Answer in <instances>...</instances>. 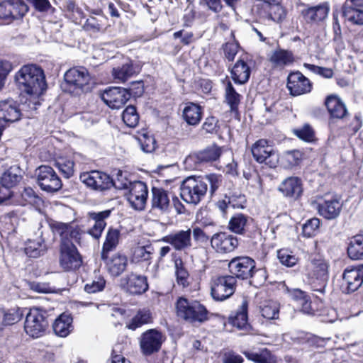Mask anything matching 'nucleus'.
<instances>
[{
    "instance_id": "obj_25",
    "label": "nucleus",
    "mask_w": 363,
    "mask_h": 363,
    "mask_svg": "<svg viewBox=\"0 0 363 363\" xmlns=\"http://www.w3.org/2000/svg\"><path fill=\"white\" fill-rule=\"evenodd\" d=\"M278 190L286 197L297 199L303 191L301 181L296 177H288L279 184Z\"/></svg>"
},
{
    "instance_id": "obj_47",
    "label": "nucleus",
    "mask_w": 363,
    "mask_h": 363,
    "mask_svg": "<svg viewBox=\"0 0 363 363\" xmlns=\"http://www.w3.org/2000/svg\"><path fill=\"white\" fill-rule=\"evenodd\" d=\"M261 315L266 319H277L279 314V306L276 301H266L260 307Z\"/></svg>"
},
{
    "instance_id": "obj_33",
    "label": "nucleus",
    "mask_w": 363,
    "mask_h": 363,
    "mask_svg": "<svg viewBox=\"0 0 363 363\" xmlns=\"http://www.w3.org/2000/svg\"><path fill=\"white\" fill-rule=\"evenodd\" d=\"M289 296L297 303V306L301 308L302 312L306 314L313 313L311 302L306 294L298 289H294L288 291Z\"/></svg>"
},
{
    "instance_id": "obj_45",
    "label": "nucleus",
    "mask_w": 363,
    "mask_h": 363,
    "mask_svg": "<svg viewBox=\"0 0 363 363\" xmlns=\"http://www.w3.org/2000/svg\"><path fill=\"white\" fill-rule=\"evenodd\" d=\"M241 96L235 91L231 82H228L225 87V101L230 111L236 112L240 102Z\"/></svg>"
},
{
    "instance_id": "obj_24",
    "label": "nucleus",
    "mask_w": 363,
    "mask_h": 363,
    "mask_svg": "<svg viewBox=\"0 0 363 363\" xmlns=\"http://www.w3.org/2000/svg\"><path fill=\"white\" fill-rule=\"evenodd\" d=\"M327 110L333 118L343 119L348 115V111L345 103L337 95L328 96L325 101Z\"/></svg>"
},
{
    "instance_id": "obj_43",
    "label": "nucleus",
    "mask_w": 363,
    "mask_h": 363,
    "mask_svg": "<svg viewBox=\"0 0 363 363\" xmlns=\"http://www.w3.org/2000/svg\"><path fill=\"white\" fill-rule=\"evenodd\" d=\"M249 217L242 214L237 213L234 215L229 220L228 228L230 231L237 234H243L245 228L247 226Z\"/></svg>"
},
{
    "instance_id": "obj_12",
    "label": "nucleus",
    "mask_w": 363,
    "mask_h": 363,
    "mask_svg": "<svg viewBox=\"0 0 363 363\" xmlns=\"http://www.w3.org/2000/svg\"><path fill=\"white\" fill-rule=\"evenodd\" d=\"M228 268L235 279H247L255 272V262L249 257H237L230 260Z\"/></svg>"
},
{
    "instance_id": "obj_62",
    "label": "nucleus",
    "mask_w": 363,
    "mask_h": 363,
    "mask_svg": "<svg viewBox=\"0 0 363 363\" xmlns=\"http://www.w3.org/2000/svg\"><path fill=\"white\" fill-rule=\"evenodd\" d=\"M11 6L9 0L0 2V19L12 21Z\"/></svg>"
},
{
    "instance_id": "obj_31",
    "label": "nucleus",
    "mask_w": 363,
    "mask_h": 363,
    "mask_svg": "<svg viewBox=\"0 0 363 363\" xmlns=\"http://www.w3.org/2000/svg\"><path fill=\"white\" fill-rule=\"evenodd\" d=\"M247 309L248 301L244 298L235 315L230 317V321L233 326L239 329H247L249 327Z\"/></svg>"
},
{
    "instance_id": "obj_41",
    "label": "nucleus",
    "mask_w": 363,
    "mask_h": 363,
    "mask_svg": "<svg viewBox=\"0 0 363 363\" xmlns=\"http://www.w3.org/2000/svg\"><path fill=\"white\" fill-rule=\"evenodd\" d=\"M135 73L136 71L131 62H128L121 66L115 67L112 71L114 79L118 82H125Z\"/></svg>"
},
{
    "instance_id": "obj_27",
    "label": "nucleus",
    "mask_w": 363,
    "mask_h": 363,
    "mask_svg": "<svg viewBox=\"0 0 363 363\" xmlns=\"http://www.w3.org/2000/svg\"><path fill=\"white\" fill-rule=\"evenodd\" d=\"M122 281L126 284V290L131 294H142L148 289L147 279L142 275L130 274Z\"/></svg>"
},
{
    "instance_id": "obj_32",
    "label": "nucleus",
    "mask_w": 363,
    "mask_h": 363,
    "mask_svg": "<svg viewBox=\"0 0 363 363\" xmlns=\"http://www.w3.org/2000/svg\"><path fill=\"white\" fill-rule=\"evenodd\" d=\"M294 60L291 51L279 49L272 52L269 61L274 67H284L291 65Z\"/></svg>"
},
{
    "instance_id": "obj_10",
    "label": "nucleus",
    "mask_w": 363,
    "mask_h": 363,
    "mask_svg": "<svg viewBox=\"0 0 363 363\" xmlns=\"http://www.w3.org/2000/svg\"><path fill=\"white\" fill-rule=\"evenodd\" d=\"M38 184L42 190L55 192L62 188V182L53 169L43 165L36 170Z\"/></svg>"
},
{
    "instance_id": "obj_49",
    "label": "nucleus",
    "mask_w": 363,
    "mask_h": 363,
    "mask_svg": "<svg viewBox=\"0 0 363 363\" xmlns=\"http://www.w3.org/2000/svg\"><path fill=\"white\" fill-rule=\"evenodd\" d=\"M122 118L127 126L130 128L135 127L139 121V116L135 107L133 106L126 107L123 112Z\"/></svg>"
},
{
    "instance_id": "obj_34",
    "label": "nucleus",
    "mask_w": 363,
    "mask_h": 363,
    "mask_svg": "<svg viewBox=\"0 0 363 363\" xmlns=\"http://www.w3.org/2000/svg\"><path fill=\"white\" fill-rule=\"evenodd\" d=\"M128 264L127 257L120 254L114 255L106 263L109 273L113 277H118L125 269Z\"/></svg>"
},
{
    "instance_id": "obj_13",
    "label": "nucleus",
    "mask_w": 363,
    "mask_h": 363,
    "mask_svg": "<svg viewBox=\"0 0 363 363\" xmlns=\"http://www.w3.org/2000/svg\"><path fill=\"white\" fill-rule=\"evenodd\" d=\"M79 178L87 186L98 191L108 189L114 184L109 175L99 171L84 172Z\"/></svg>"
},
{
    "instance_id": "obj_22",
    "label": "nucleus",
    "mask_w": 363,
    "mask_h": 363,
    "mask_svg": "<svg viewBox=\"0 0 363 363\" xmlns=\"http://www.w3.org/2000/svg\"><path fill=\"white\" fill-rule=\"evenodd\" d=\"M21 110L18 104L12 99L0 101V121L14 123L21 118Z\"/></svg>"
},
{
    "instance_id": "obj_38",
    "label": "nucleus",
    "mask_w": 363,
    "mask_h": 363,
    "mask_svg": "<svg viewBox=\"0 0 363 363\" xmlns=\"http://www.w3.org/2000/svg\"><path fill=\"white\" fill-rule=\"evenodd\" d=\"M347 254L353 260L363 259V235H357L350 239Z\"/></svg>"
},
{
    "instance_id": "obj_52",
    "label": "nucleus",
    "mask_w": 363,
    "mask_h": 363,
    "mask_svg": "<svg viewBox=\"0 0 363 363\" xmlns=\"http://www.w3.org/2000/svg\"><path fill=\"white\" fill-rule=\"evenodd\" d=\"M153 250L152 245L137 246L133 251V257L137 262L148 261L152 257Z\"/></svg>"
},
{
    "instance_id": "obj_4",
    "label": "nucleus",
    "mask_w": 363,
    "mask_h": 363,
    "mask_svg": "<svg viewBox=\"0 0 363 363\" xmlns=\"http://www.w3.org/2000/svg\"><path fill=\"white\" fill-rule=\"evenodd\" d=\"M175 308L177 317L189 323H201L208 318L206 308L197 301L180 297Z\"/></svg>"
},
{
    "instance_id": "obj_26",
    "label": "nucleus",
    "mask_w": 363,
    "mask_h": 363,
    "mask_svg": "<svg viewBox=\"0 0 363 363\" xmlns=\"http://www.w3.org/2000/svg\"><path fill=\"white\" fill-rule=\"evenodd\" d=\"M330 11L328 3L308 8L302 11L301 14L307 23H318L325 19Z\"/></svg>"
},
{
    "instance_id": "obj_37",
    "label": "nucleus",
    "mask_w": 363,
    "mask_h": 363,
    "mask_svg": "<svg viewBox=\"0 0 363 363\" xmlns=\"http://www.w3.org/2000/svg\"><path fill=\"white\" fill-rule=\"evenodd\" d=\"M120 238V231L117 229L109 228L103 244L101 257L105 259L108 257V253L113 251L117 247Z\"/></svg>"
},
{
    "instance_id": "obj_53",
    "label": "nucleus",
    "mask_w": 363,
    "mask_h": 363,
    "mask_svg": "<svg viewBox=\"0 0 363 363\" xmlns=\"http://www.w3.org/2000/svg\"><path fill=\"white\" fill-rule=\"evenodd\" d=\"M277 257L280 262L287 267H294L298 261V257L286 250H279L277 252Z\"/></svg>"
},
{
    "instance_id": "obj_7",
    "label": "nucleus",
    "mask_w": 363,
    "mask_h": 363,
    "mask_svg": "<svg viewBox=\"0 0 363 363\" xmlns=\"http://www.w3.org/2000/svg\"><path fill=\"white\" fill-rule=\"evenodd\" d=\"M237 279L234 276L213 277L210 282L211 295L216 301L229 298L235 292Z\"/></svg>"
},
{
    "instance_id": "obj_29",
    "label": "nucleus",
    "mask_w": 363,
    "mask_h": 363,
    "mask_svg": "<svg viewBox=\"0 0 363 363\" xmlns=\"http://www.w3.org/2000/svg\"><path fill=\"white\" fill-rule=\"evenodd\" d=\"M18 172V169L11 167L3 174L1 179L2 188H0V191L4 189L6 192L3 196H0V200L3 201L10 197L9 189L18 184L21 179Z\"/></svg>"
},
{
    "instance_id": "obj_6",
    "label": "nucleus",
    "mask_w": 363,
    "mask_h": 363,
    "mask_svg": "<svg viewBox=\"0 0 363 363\" xmlns=\"http://www.w3.org/2000/svg\"><path fill=\"white\" fill-rule=\"evenodd\" d=\"M329 264L320 257H312L306 265L307 276L313 284L318 282L320 286L313 290L321 294L325 292L326 284L329 278Z\"/></svg>"
},
{
    "instance_id": "obj_11",
    "label": "nucleus",
    "mask_w": 363,
    "mask_h": 363,
    "mask_svg": "<svg viewBox=\"0 0 363 363\" xmlns=\"http://www.w3.org/2000/svg\"><path fill=\"white\" fill-rule=\"evenodd\" d=\"M252 153L255 160L259 162H265L270 167L276 166L278 162V156L273 147L268 144L264 139L257 140L252 147Z\"/></svg>"
},
{
    "instance_id": "obj_58",
    "label": "nucleus",
    "mask_w": 363,
    "mask_h": 363,
    "mask_svg": "<svg viewBox=\"0 0 363 363\" xmlns=\"http://www.w3.org/2000/svg\"><path fill=\"white\" fill-rule=\"evenodd\" d=\"M23 316L19 308H12L4 313L3 323L4 325H13L18 322Z\"/></svg>"
},
{
    "instance_id": "obj_18",
    "label": "nucleus",
    "mask_w": 363,
    "mask_h": 363,
    "mask_svg": "<svg viewBox=\"0 0 363 363\" xmlns=\"http://www.w3.org/2000/svg\"><path fill=\"white\" fill-rule=\"evenodd\" d=\"M163 342L162 334L155 329H150L141 335L140 345L142 352L150 355L160 350Z\"/></svg>"
},
{
    "instance_id": "obj_5",
    "label": "nucleus",
    "mask_w": 363,
    "mask_h": 363,
    "mask_svg": "<svg viewBox=\"0 0 363 363\" xmlns=\"http://www.w3.org/2000/svg\"><path fill=\"white\" fill-rule=\"evenodd\" d=\"M90 80V74L85 67L71 68L65 72L61 88L65 92L79 94L89 90Z\"/></svg>"
},
{
    "instance_id": "obj_55",
    "label": "nucleus",
    "mask_w": 363,
    "mask_h": 363,
    "mask_svg": "<svg viewBox=\"0 0 363 363\" xmlns=\"http://www.w3.org/2000/svg\"><path fill=\"white\" fill-rule=\"evenodd\" d=\"M320 220L318 218H312L307 220L303 225V235L308 238L312 237L318 232Z\"/></svg>"
},
{
    "instance_id": "obj_17",
    "label": "nucleus",
    "mask_w": 363,
    "mask_h": 363,
    "mask_svg": "<svg viewBox=\"0 0 363 363\" xmlns=\"http://www.w3.org/2000/svg\"><path fill=\"white\" fill-rule=\"evenodd\" d=\"M131 93L120 87H110L101 94L103 101L111 108H121L130 99Z\"/></svg>"
},
{
    "instance_id": "obj_3",
    "label": "nucleus",
    "mask_w": 363,
    "mask_h": 363,
    "mask_svg": "<svg viewBox=\"0 0 363 363\" xmlns=\"http://www.w3.org/2000/svg\"><path fill=\"white\" fill-rule=\"evenodd\" d=\"M221 176L210 174L204 177H189L182 181L180 186V196L187 203L199 204L205 197L208 186L209 192L213 195L221 184Z\"/></svg>"
},
{
    "instance_id": "obj_46",
    "label": "nucleus",
    "mask_w": 363,
    "mask_h": 363,
    "mask_svg": "<svg viewBox=\"0 0 363 363\" xmlns=\"http://www.w3.org/2000/svg\"><path fill=\"white\" fill-rule=\"evenodd\" d=\"M246 357L255 363H275L269 350L263 349L257 352H245Z\"/></svg>"
},
{
    "instance_id": "obj_1",
    "label": "nucleus",
    "mask_w": 363,
    "mask_h": 363,
    "mask_svg": "<svg viewBox=\"0 0 363 363\" xmlns=\"http://www.w3.org/2000/svg\"><path fill=\"white\" fill-rule=\"evenodd\" d=\"M51 228L53 233L58 235L61 239L60 267L65 271H72L79 268L82 264L81 257L71 240H74L81 245V239L84 235V231L79 226L72 223L55 222L51 225Z\"/></svg>"
},
{
    "instance_id": "obj_48",
    "label": "nucleus",
    "mask_w": 363,
    "mask_h": 363,
    "mask_svg": "<svg viewBox=\"0 0 363 363\" xmlns=\"http://www.w3.org/2000/svg\"><path fill=\"white\" fill-rule=\"evenodd\" d=\"M137 140L143 152L149 153L155 150L156 141L154 137L149 133H140L137 137Z\"/></svg>"
},
{
    "instance_id": "obj_64",
    "label": "nucleus",
    "mask_w": 363,
    "mask_h": 363,
    "mask_svg": "<svg viewBox=\"0 0 363 363\" xmlns=\"http://www.w3.org/2000/svg\"><path fill=\"white\" fill-rule=\"evenodd\" d=\"M242 360L241 356L232 352H225L223 357V363H242Z\"/></svg>"
},
{
    "instance_id": "obj_56",
    "label": "nucleus",
    "mask_w": 363,
    "mask_h": 363,
    "mask_svg": "<svg viewBox=\"0 0 363 363\" xmlns=\"http://www.w3.org/2000/svg\"><path fill=\"white\" fill-rule=\"evenodd\" d=\"M268 13L270 18L275 22H281L286 16L284 9L279 4L269 5Z\"/></svg>"
},
{
    "instance_id": "obj_23",
    "label": "nucleus",
    "mask_w": 363,
    "mask_h": 363,
    "mask_svg": "<svg viewBox=\"0 0 363 363\" xmlns=\"http://www.w3.org/2000/svg\"><path fill=\"white\" fill-rule=\"evenodd\" d=\"M151 206L160 213H168L171 209L169 193L162 188L153 187L151 190Z\"/></svg>"
},
{
    "instance_id": "obj_54",
    "label": "nucleus",
    "mask_w": 363,
    "mask_h": 363,
    "mask_svg": "<svg viewBox=\"0 0 363 363\" xmlns=\"http://www.w3.org/2000/svg\"><path fill=\"white\" fill-rule=\"evenodd\" d=\"M294 133L298 138L306 142H312L315 138L314 131L308 124H305L300 128L294 129Z\"/></svg>"
},
{
    "instance_id": "obj_57",
    "label": "nucleus",
    "mask_w": 363,
    "mask_h": 363,
    "mask_svg": "<svg viewBox=\"0 0 363 363\" xmlns=\"http://www.w3.org/2000/svg\"><path fill=\"white\" fill-rule=\"evenodd\" d=\"M105 284L106 281L104 277L101 276L96 277L91 282L87 283L84 286V290L89 294L96 293L102 291L105 287Z\"/></svg>"
},
{
    "instance_id": "obj_2",
    "label": "nucleus",
    "mask_w": 363,
    "mask_h": 363,
    "mask_svg": "<svg viewBox=\"0 0 363 363\" xmlns=\"http://www.w3.org/2000/svg\"><path fill=\"white\" fill-rule=\"evenodd\" d=\"M18 88L28 97L23 104L28 111H35L40 105V96L46 89L43 70L35 65L23 66L15 75Z\"/></svg>"
},
{
    "instance_id": "obj_63",
    "label": "nucleus",
    "mask_w": 363,
    "mask_h": 363,
    "mask_svg": "<svg viewBox=\"0 0 363 363\" xmlns=\"http://www.w3.org/2000/svg\"><path fill=\"white\" fill-rule=\"evenodd\" d=\"M21 196L25 200V201L29 203H35L36 199L38 198L35 192L30 187L24 188L23 192L21 193Z\"/></svg>"
},
{
    "instance_id": "obj_20",
    "label": "nucleus",
    "mask_w": 363,
    "mask_h": 363,
    "mask_svg": "<svg viewBox=\"0 0 363 363\" xmlns=\"http://www.w3.org/2000/svg\"><path fill=\"white\" fill-rule=\"evenodd\" d=\"M162 240L171 245L176 250L185 251L192 245L191 230L190 228L179 230L164 237Z\"/></svg>"
},
{
    "instance_id": "obj_16",
    "label": "nucleus",
    "mask_w": 363,
    "mask_h": 363,
    "mask_svg": "<svg viewBox=\"0 0 363 363\" xmlns=\"http://www.w3.org/2000/svg\"><path fill=\"white\" fill-rule=\"evenodd\" d=\"M342 279L345 293L356 291L363 284V264L346 268L342 274Z\"/></svg>"
},
{
    "instance_id": "obj_61",
    "label": "nucleus",
    "mask_w": 363,
    "mask_h": 363,
    "mask_svg": "<svg viewBox=\"0 0 363 363\" xmlns=\"http://www.w3.org/2000/svg\"><path fill=\"white\" fill-rule=\"evenodd\" d=\"M239 45L238 43L232 41L228 42L223 45L224 55L228 61H233L238 53Z\"/></svg>"
},
{
    "instance_id": "obj_14",
    "label": "nucleus",
    "mask_w": 363,
    "mask_h": 363,
    "mask_svg": "<svg viewBox=\"0 0 363 363\" xmlns=\"http://www.w3.org/2000/svg\"><path fill=\"white\" fill-rule=\"evenodd\" d=\"M342 204L337 196L326 194L320 199L317 204L318 213L328 220L335 219L339 216Z\"/></svg>"
},
{
    "instance_id": "obj_40",
    "label": "nucleus",
    "mask_w": 363,
    "mask_h": 363,
    "mask_svg": "<svg viewBox=\"0 0 363 363\" xmlns=\"http://www.w3.org/2000/svg\"><path fill=\"white\" fill-rule=\"evenodd\" d=\"M152 322V315L151 311L147 308L140 309L135 316L132 318L128 328L135 330L145 324H149Z\"/></svg>"
},
{
    "instance_id": "obj_51",
    "label": "nucleus",
    "mask_w": 363,
    "mask_h": 363,
    "mask_svg": "<svg viewBox=\"0 0 363 363\" xmlns=\"http://www.w3.org/2000/svg\"><path fill=\"white\" fill-rule=\"evenodd\" d=\"M9 1L12 4L11 9L12 21L21 18L28 11V6L23 0H9Z\"/></svg>"
},
{
    "instance_id": "obj_42",
    "label": "nucleus",
    "mask_w": 363,
    "mask_h": 363,
    "mask_svg": "<svg viewBox=\"0 0 363 363\" xmlns=\"http://www.w3.org/2000/svg\"><path fill=\"white\" fill-rule=\"evenodd\" d=\"M303 153L297 150L284 152L280 157L281 165L286 169L292 168L300 164Z\"/></svg>"
},
{
    "instance_id": "obj_35",
    "label": "nucleus",
    "mask_w": 363,
    "mask_h": 363,
    "mask_svg": "<svg viewBox=\"0 0 363 363\" xmlns=\"http://www.w3.org/2000/svg\"><path fill=\"white\" fill-rule=\"evenodd\" d=\"M72 318L69 315H60L52 325L55 333L60 337L67 336L72 329Z\"/></svg>"
},
{
    "instance_id": "obj_21",
    "label": "nucleus",
    "mask_w": 363,
    "mask_h": 363,
    "mask_svg": "<svg viewBox=\"0 0 363 363\" xmlns=\"http://www.w3.org/2000/svg\"><path fill=\"white\" fill-rule=\"evenodd\" d=\"M111 211L89 213V225L87 233L96 240H99L106 226L105 220L110 216Z\"/></svg>"
},
{
    "instance_id": "obj_59",
    "label": "nucleus",
    "mask_w": 363,
    "mask_h": 363,
    "mask_svg": "<svg viewBox=\"0 0 363 363\" xmlns=\"http://www.w3.org/2000/svg\"><path fill=\"white\" fill-rule=\"evenodd\" d=\"M59 170L66 178H69L74 173V162L69 160L61 159L56 162Z\"/></svg>"
},
{
    "instance_id": "obj_50",
    "label": "nucleus",
    "mask_w": 363,
    "mask_h": 363,
    "mask_svg": "<svg viewBox=\"0 0 363 363\" xmlns=\"http://www.w3.org/2000/svg\"><path fill=\"white\" fill-rule=\"evenodd\" d=\"M221 150L217 146H212L198 153L197 157L201 162H213L220 156Z\"/></svg>"
},
{
    "instance_id": "obj_28",
    "label": "nucleus",
    "mask_w": 363,
    "mask_h": 363,
    "mask_svg": "<svg viewBox=\"0 0 363 363\" xmlns=\"http://www.w3.org/2000/svg\"><path fill=\"white\" fill-rule=\"evenodd\" d=\"M250 67L244 57L239 59L231 69V77L235 83L245 84L250 77Z\"/></svg>"
},
{
    "instance_id": "obj_30",
    "label": "nucleus",
    "mask_w": 363,
    "mask_h": 363,
    "mask_svg": "<svg viewBox=\"0 0 363 363\" xmlns=\"http://www.w3.org/2000/svg\"><path fill=\"white\" fill-rule=\"evenodd\" d=\"M342 16L345 21L352 25H363V9L348 3H344L342 7Z\"/></svg>"
},
{
    "instance_id": "obj_44",
    "label": "nucleus",
    "mask_w": 363,
    "mask_h": 363,
    "mask_svg": "<svg viewBox=\"0 0 363 363\" xmlns=\"http://www.w3.org/2000/svg\"><path fill=\"white\" fill-rule=\"evenodd\" d=\"M174 264L178 285L182 286L183 288L188 287L190 284L189 274L184 267L182 259L179 257L176 258L174 260Z\"/></svg>"
},
{
    "instance_id": "obj_9",
    "label": "nucleus",
    "mask_w": 363,
    "mask_h": 363,
    "mask_svg": "<svg viewBox=\"0 0 363 363\" xmlns=\"http://www.w3.org/2000/svg\"><path fill=\"white\" fill-rule=\"evenodd\" d=\"M48 325L45 312L38 308H32L26 314L24 323L26 333L33 338L42 336Z\"/></svg>"
},
{
    "instance_id": "obj_8",
    "label": "nucleus",
    "mask_w": 363,
    "mask_h": 363,
    "mask_svg": "<svg viewBox=\"0 0 363 363\" xmlns=\"http://www.w3.org/2000/svg\"><path fill=\"white\" fill-rule=\"evenodd\" d=\"M118 187L128 189L125 196L134 209L142 211L145 208L148 196V190L144 182L140 181L128 182L122 184L121 186H118Z\"/></svg>"
},
{
    "instance_id": "obj_60",
    "label": "nucleus",
    "mask_w": 363,
    "mask_h": 363,
    "mask_svg": "<svg viewBox=\"0 0 363 363\" xmlns=\"http://www.w3.org/2000/svg\"><path fill=\"white\" fill-rule=\"evenodd\" d=\"M303 66L311 72L320 75L326 79L332 78L333 76V71L332 69L319 67L308 63H304Z\"/></svg>"
},
{
    "instance_id": "obj_15",
    "label": "nucleus",
    "mask_w": 363,
    "mask_h": 363,
    "mask_svg": "<svg viewBox=\"0 0 363 363\" xmlns=\"http://www.w3.org/2000/svg\"><path fill=\"white\" fill-rule=\"evenodd\" d=\"M286 86L292 96H297L310 93L313 88V84L309 79L297 71L289 74Z\"/></svg>"
},
{
    "instance_id": "obj_19",
    "label": "nucleus",
    "mask_w": 363,
    "mask_h": 363,
    "mask_svg": "<svg viewBox=\"0 0 363 363\" xmlns=\"http://www.w3.org/2000/svg\"><path fill=\"white\" fill-rule=\"evenodd\" d=\"M212 247L219 253L233 252L238 245V239L226 233L214 234L211 239Z\"/></svg>"
},
{
    "instance_id": "obj_39",
    "label": "nucleus",
    "mask_w": 363,
    "mask_h": 363,
    "mask_svg": "<svg viewBox=\"0 0 363 363\" xmlns=\"http://www.w3.org/2000/svg\"><path fill=\"white\" fill-rule=\"evenodd\" d=\"M183 116L188 124L197 125L202 117L201 106L194 103L186 104L183 110Z\"/></svg>"
},
{
    "instance_id": "obj_36",
    "label": "nucleus",
    "mask_w": 363,
    "mask_h": 363,
    "mask_svg": "<svg viewBox=\"0 0 363 363\" xmlns=\"http://www.w3.org/2000/svg\"><path fill=\"white\" fill-rule=\"evenodd\" d=\"M46 250V245L41 236L36 240L28 239L26 242L25 252L30 257H38L43 255Z\"/></svg>"
}]
</instances>
